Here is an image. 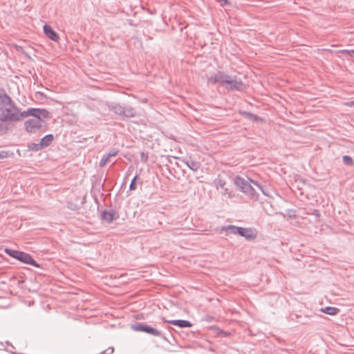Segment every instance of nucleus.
I'll return each instance as SVG.
<instances>
[{
	"label": "nucleus",
	"instance_id": "a211bd4d",
	"mask_svg": "<svg viewBox=\"0 0 354 354\" xmlns=\"http://www.w3.org/2000/svg\"><path fill=\"white\" fill-rule=\"evenodd\" d=\"M342 161L344 164L347 166H353L354 165L353 158L347 155H345L342 157Z\"/></svg>",
	"mask_w": 354,
	"mask_h": 354
},
{
	"label": "nucleus",
	"instance_id": "f3484780",
	"mask_svg": "<svg viewBox=\"0 0 354 354\" xmlns=\"http://www.w3.org/2000/svg\"><path fill=\"white\" fill-rule=\"evenodd\" d=\"M240 113L244 116L245 118L249 120H252L254 121H257L259 120V117L257 115H254L252 113L248 112V111H241Z\"/></svg>",
	"mask_w": 354,
	"mask_h": 354
},
{
	"label": "nucleus",
	"instance_id": "0eeeda50",
	"mask_svg": "<svg viewBox=\"0 0 354 354\" xmlns=\"http://www.w3.org/2000/svg\"><path fill=\"white\" fill-rule=\"evenodd\" d=\"M17 259L26 264L31 265L35 268H39V264L32 258V257L24 252H21L19 255L17 257Z\"/></svg>",
	"mask_w": 354,
	"mask_h": 354
},
{
	"label": "nucleus",
	"instance_id": "6ab92c4d",
	"mask_svg": "<svg viewBox=\"0 0 354 354\" xmlns=\"http://www.w3.org/2000/svg\"><path fill=\"white\" fill-rule=\"evenodd\" d=\"M5 252L6 254H8L9 256L15 258L17 259V257L19 255L21 251H18V250H12V249H8V248H6L5 250Z\"/></svg>",
	"mask_w": 354,
	"mask_h": 354
},
{
	"label": "nucleus",
	"instance_id": "7ed1b4c3",
	"mask_svg": "<svg viewBox=\"0 0 354 354\" xmlns=\"http://www.w3.org/2000/svg\"><path fill=\"white\" fill-rule=\"evenodd\" d=\"M234 183L238 189L254 201L258 200L259 196L252 186V183L257 187L263 194L267 195L263 187L257 181L253 180L250 178L237 176L234 179Z\"/></svg>",
	"mask_w": 354,
	"mask_h": 354
},
{
	"label": "nucleus",
	"instance_id": "4468645a",
	"mask_svg": "<svg viewBox=\"0 0 354 354\" xmlns=\"http://www.w3.org/2000/svg\"><path fill=\"white\" fill-rule=\"evenodd\" d=\"M53 139H54V136L53 134H48L41 138V140L39 144H38V145H39V147H41L42 148L46 147L51 144Z\"/></svg>",
	"mask_w": 354,
	"mask_h": 354
},
{
	"label": "nucleus",
	"instance_id": "393cba45",
	"mask_svg": "<svg viewBox=\"0 0 354 354\" xmlns=\"http://www.w3.org/2000/svg\"><path fill=\"white\" fill-rule=\"evenodd\" d=\"M345 105L347 106H353L354 107V100L346 102Z\"/></svg>",
	"mask_w": 354,
	"mask_h": 354
},
{
	"label": "nucleus",
	"instance_id": "9b49d317",
	"mask_svg": "<svg viewBox=\"0 0 354 354\" xmlns=\"http://www.w3.org/2000/svg\"><path fill=\"white\" fill-rule=\"evenodd\" d=\"M44 32L45 35L51 40L54 41H57L58 40L59 37L57 34L53 30V28L50 26L45 24L44 26Z\"/></svg>",
	"mask_w": 354,
	"mask_h": 354
},
{
	"label": "nucleus",
	"instance_id": "b1692460",
	"mask_svg": "<svg viewBox=\"0 0 354 354\" xmlns=\"http://www.w3.org/2000/svg\"><path fill=\"white\" fill-rule=\"evenodd\" d=\"M147 159H148L147 156L145 155V153L142 152L141 153V160H142V161L145 162L147 161Z\"/></svg>",
	"mask_w": 354,
	"mask_h": 354
},
{
	"label": "nucleus",
	"instance_id": "f03ea898",
	"mask_svg": "<svg viewBox=\"0 0 354 354\" xmlns=\"http://www.w3.org/2000/svg\"><path fill=\"white\" fill-rule=\"evenodd\" d=\"M207 82L212 84L224 85L227 90L243 91L246 86L242 80L235 75H230L223 71H218L207 77Z\"/></svg>",
	"mask_w": 354,
	"mask_h": 354
},
{
	"label": "nucleus",
	"instance_id": "6e6552de",
	"mask_svg": "<svg viewBox=\"0 0 354 354\" xmlns=\"http://www.w3.org/2000/svg\"><path fill=\"white\" fill-rule=\"evenodd\" d=\"M238 235L244 237L247 240H253L256 238V233L250 228L239 227Z\"/></svg>",
	"mask_w": 354,
	"mask_h": 354
},
{
	"label": "nucleus",
	"instance_id": "2eb2a0df",
	"mask_svg": "<svg viewBox=\"0 0 354 354\" xmlns=\"http://www.w3.org/2000/svg\"><path fill=\"white\" fill-rule=\"evenodd\" d=\"M239 227L238 226L230 225L227 226H223L218 230L219 231L220 233H221L222 232H227L232 234H238Z\"/></svg>",
	"mask_w": 354,
	"mask_h": 354
},
{
	"label": "nucleus",
	"instance_id": "20e7f679",
	"mask_svg": "<svg viewBox=\"0 0 354 354\" xmlns=\"http://www.w3.org/2000/svg\"><path fill=\"white\" fill-rule=\"evenodd\" d=\"M32 109L38 111V112H35L34 115H28V116H32L33 118L27 120L24 123V126L27 132L35 133L42 127L43 121L41 118H49L50 113L44 109Z\"/></svg>",
	"mask_w": 354,
	"mask_h": 354
},
{
	"label": "nucleus",
	"instance_id": "5701e85b",
	"mask_svg": "<svg viewBox=\"0 0 354 354\" xmlns=\"http://www.w3.org/2000/svg\"><path fill=\"white\" fill-rule=\"evenodd\" d=\"M9 156V153L8 151H0V159H3L8 158Z\"/></svg>",
	"mask_w": 354,
	"mask_h": 354
},
{
	"label": "nucleus",
	"instance_id": "ddd939ff",
	"mask_svg": "<svg viewBox=\"0 0 354 354\" xmlns=\"http://www.w3.org/2000/svg\"><path fill=\"white\" fill-rule=\"evenodd\" d=\"M114 211H104L102 214L101 218L102 220L106 221L107 223H111L114 219L116 218L115 216Z\"/></svg>",
	"mask_w": 354,
	"mask_h": 354
},
{
	"label": "nucleus",
	"instance_id": "f257e3e1",
	"mask_svg": "<svg viewBox=\"0 0 354 354\" xmlns=\"http://www.w3.org/2000/svg\"><path fill=\"white\" fill-rule=\"evenodd\" d=\"M35 112H38V111L33 109H29L27 111L20 112L18 107L8 94L6 93H0L1 120L18 122L24 118L28 117V115H34Z\"/></svg>",
	"mask_w": 354,
	"mask_h": 354
},
{
	"label": "nucleus",
	"instance_id": "f8f14e48",
	"mask_svg": "<svg viewBox=\"0 0 354 354\" xmlns=\"http://www.w3.org/2000/svg\"><path fill=\"white\" fill-rule=\"evenodd\" d=\"M183 162L192 171H196L199 169L201 164L199 162L194 161L190 158H185Z\"/></svg>",
	"mask_w": 354,
	"mask_h": 354
},
{
	"label": "nucleus",
	"instance_id": "c85d7f7f",
	"mask_svg": "<svg viewBox=\"0 0 354 354\" xmlns=\"http://www.w3.org/2000/svg\"><path fill=\"white\" fill-rule=\"evenodd\" d=\"M107 351H109L107 354H111V353H112L113 352V348H109Z\"/></svg>",
	"mask_w": 354,
	"mask_h": 354
},
{
	"label": "nucleus",
	"instance_id": "1a4fd4ad",
	"mask_svg": "<svg viewBox=\"0 0 354 354\" xmlns=\"http://www.w3.org/2000/svg\"><path fill=\"white\" fill-rule=\"evenodd\" d=\"M164 322L171 324L174 326H177L180 328H189L192 326V324L190 322L187 320L182 319H174V320H167L163 319Z\"/></svg>",
	"mask_w": 354,
	"mask_h": 354
},
{
	"label": "nucleus",
	"instance_id": "9d476101",
	"mask_svg": "<svg viewBox=\"0 0 354 354\" xmlns=\"http://www.w3.org/2000/svg\"><path fill=\"white\" fill-rule=\"evenodd\" d=\"M118 153V150H111L108 153L104 154L99 162V167H103L111 157L115 156Z\"/></svg>",
	"mask_w": 354,
	"mask_h": 354
},
{
	"label": "nucleus",
	"instance_id": "a878e982",
	"mask_svg": "<svg viewBox=\"0 0 354 354\" xmlns=\"http://www.w3.org/2000/svg\"><path fill=\"white\" fill-rule=\"evenodd\" d=\"M217 1L218 2H221L222 6L227 5L228 3V1L227 0H217Z\"/></svg>",
	"mask_w": 354,
	"mask_h": 354
},
{
	"label": "nucleus",
	"instance_id": "412c9836",
	"mask_svg": "<svg viewBox=\"0 0 354 354\" xmlns=\"http://www.w3.org/2000/svg\"><path fill=\"white\" fill-rule=\"evenodd\" d=\"M214 184H215V186L216 187V188L218 189V187H221V188H224V186L225 185V183L220 179V178H218V179H216L214 180Z\"/></svg>",
	"mask_w": 354,
	"mask_h": 354
},
{
	"label": "nucleus",
	"instance_id": "4be33fe9",
	"mask_svg": "<svg viewBox=\"0 0 354 354\" xmlns=\"http://www.w3.org/2000/svg\"><path fill=\"white\" fill-rule=\"evenodd\" d=\"M138 178V176H134V178L132 179L130 185H129V189L130 190H135L136 189V180Z\"/></svg>",
	"mask_w": 354,
	"mask_h": 354
},
{
	"label": "nucleus",
	"instance_id": "cd10ccee",
	"mask_svg": "<svg viewBox=\"0 0 354 354\" xmlns=\"http://www.w3.org/2000/svg\"><path fill=\"white\" fill-rule=\"evenodd\" d=\"M348 53L351 56V57H354V50H352L351 51H347Z\"/></svg>",
	"mask_w": 354,
	"mask_h": 354
},
{
	"label": "nucleus",
	"instance_id": "dca6fc26",
	"mask_svg": "<svg viewBox=\"0 0 354 354\" xmlns=\"http://www.w3.org/2000/svg\"><path fill=\"white\" fill-rule=\"evenodd\" d=\"M321 311L330 315H335L339 312V309L336 307L327 306L322 308Z\"/></svg>",
	"mask_w": 354,
	"mask_h": 354
},
{
	"label": "nucleus",
	"instance_id": "aec40b11",
	"mask_svg": "<svg viewBox=\"0 0 354 354\" xmlns=\"http://www.w3.org/2000/svg\"><path fill=\"white\" fill-rule=\"evenodd\" d=\"M6 122H10V121L0 120V132L6 133L8 131V127L7 124H6Z\"/></svg>",
	"mask_w": 354,
	"mask_h": 354
},
{
	"label": "nucleus",
	"instance_id": "39448f33",
	"mask_svg": "<svg viewBox=\"0 0 354 354\" xmlns=\"http://www.w3.org/2000/svg\"><path fill=\"white\" fill-rule=\"evenodd\" d=\"M109 111H113L118 115H123L127 118L134 117L136 111L131 106H124L119 103L111 102L108 104Z\"/></svg>",
	"mask_w": 354,
	"mask_h": 354
},
{
	"label": "nucleus",
	"instance_id": "423d86ee",
	"mask_svg": "<svg viewBox=\"0 0 354 354\" xmlns=\"http://www.w3.org/2000/svg\"><path fill=\"white\" fill-rule=\"evenodd\" d=\"M131 328L136 331L145 332L155 337H160L162 335L161 332L158 330L156 328L143 323H136V324L132 325Z\"/></svg>",
	"mask_w": 354,
	"mask_h": 354
},
{
	"label": "nucleus",
	"instance_id": "bb28decb",
	"mask_svg": "<svg viewBox=\"0 0 354 354\" xmlns=\"http://www.w3.org/2000/svg\"><path fill=\"white\" fill-rule=\"evenodd\" d=\"M41 148L42 147H39V145H38V144H35V146L32 149L35 150H39V149H41Z\"/></svg>",
	"mask_w": 354,
	"mask_h": 354
}]
</instances>
